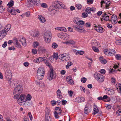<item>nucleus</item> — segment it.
Listing matches in <instances>:
<instances>
[{
  "label": "nucleus",
  "mask_w": 121,
  "mask_h": 121,
  "mask_svg": "<svg viewBox=\"0 0 121 121\" xmlns=\"http://www.w3.org/2000/svg\"><path fill=\"white\" fill-rule=\"evenodd\" d=\"M32 98L31 96L29 94L27 95L22 94L20 95L17 100L18 104L22 106H28L31 104L30 102Z\"/></svg>",
  "instance_id": "nucleus-1"
},
{
  "label": "nucleus",
  "mask_w": 121,
  "mask_h": 121,
  "mask_svg": "<svg viewBox=\"0 0 121 121\" xmlns=\"http://www.w3.org/2000/svg\"><path fill=\"white\" fill-rule=\"evenodd\" d=\"M73 21L76 24H78L73 26V28L78 32L81 33L83 32V21L80 20L77 17H74Z\"/></svg>",
  "instance_id": "nucleus-2"
},
{
  "label": "nucleus",
  "mask_w": 121,
  "mask_h": 121,
  "mask_svg": "<svg viewBox=\"0 0 121 121\" xmlns=\"http://www.w3.org/2000/svg\"><path fill=\"white\" fill-rule=\"evenodd\" d=\"M22 90V87L20 85H18L15 87L13 91V95L15 99H17L18 97Z\"/></svg>",
  "instance_id": "nucleus-3"
},
{
  "label": "nucleus",
  "mask_w": 121,
  "mask_h": 121,
  "mask_svg": "<svg viewBox=\"0 0 121 121\" xmlns=\"http://www.w3.org/2000/svg\"><path fill=\"white\" fill-rule=\"evenodd\" d=\"M52 35L51 33L49 31H47L44 33L43 37L46 43H49L50 42Z\"/></svg>",
  "instance_id": "nucleus-4"
},
{
  "label": "nucleus",
  "mask_w": 121,
  "mask_h": 121,
  "mask_svg": "<svg viewBox=\"0 0 121 121\" xmlns=\"http://www.w3.org/2000/svg\"><path fill=\"white\" fill-rule=\"evenodd\" d=\"M104 53L108 56L115 55L116 52L115 50L112 49H106L103 50Z\"/></svg>",
  "instance_id": "nucleus-5"
},
{
  "label": "nucleus",
  "mask_w": 121,
  "mask_h": 121,
  "mask_svg": "<svg viewBox=\"0 0 121 121\" xmlns=\"http://www.w3.org/2000/svg\"><path fill=\"white\" fill-rule=\"evenodd\" d=\"M94 76L95 78L99 82H102L104 81V76L99 73H95L94 74Z\"/></svg>",
  "instance_id": "nucleus-6"
},
{
  "label": "nucleus",
  "mask_w": 121,
  "mask_h": 121,
  "mask_svg": "<svg viewBox=\"0 0 121 121\" xmlns=\"http://www.w3.org/2000/svg\"><path fill=\"white\" fill-rule=\"evenodd\" d=\"M70 58V55L67 53H64L61 55L60 59L63 61H67Z\"/></svg>",
  "instance_id": "nucleus-7"
},
{
  "label": "nucleus",
  "mask_w": 121,
  "mask_h": 121,
  "mask_svg": "<svg viewBox=\"0 0 121 121\" xmlns=\"http://www.w3.org/2000/svg\"><path fill=\"white\" fill-rule=\"evenodd\" d=\"M92 107L90 104H86V106L84 109V112L85 114H88L91 111Z\"/></svg>",
  "instance_id": "nucleus-8"
},
{
  "label": "nucleus",
  "mask_w": 121,
  "mask_h": 121,
  "mask_svg": "<svg viewBox=\"0 0 121 121\" xmlns=\"http://www.w3.org/2000/svg\"><path fill=\"white\" fill-rule=\"evenodd\" d=\"M28 2L30 6L34 4L38 6L40 3V0H29L28 1Z\"/></svg>",
  "instance_id": "nucleus-9"
},
{
  "label": "nucleus",
  "mask_w": 121,
  "mask_h": 121,
  "mask_svg": "<svg viewBox=\"0 0 121 121\" xmlns=\"http://www.w3.org/2000/svg\"><path fill=\"white\" fill-rule=\"evenodd\" d=\"M111 15V14L110 13H104V14L102 15V18L105 21H110L109 17Z\"/></svg>",
  "instance_id": "nucleus-10"
},
{
  "label": "nucleus",
  "mask_w": 121,
  "mask_h": 121,
  "mask_svg": "<svg viewBox=\"0 0 121 121\" xmlns=\"http://www.w3.org/2000/svg\"><path fill=\"white\" fill-rule=\"evenodd\" d=\"M117 17L115 15L113 14L111 17L110 21L113 24H116L117 22Z\"/></svg>",
  "instance_id": "nucleus-11"
},
{
  "label": "nucleus",
  "mask_w": 121,
  "mask_h": 121,
  "mask_svg": "<svg viewBox=\"0 0 121 121\" xmlns=\"http://www.w3.org/2000/svg\"><path fill=\"white\" fill-rule=\"evenodd\" d=\"M5 76L7 79L9 78H11L12 75L11 71L9 69L7 70L5 73Z\"/></svg>",
  "instance_id": "nucleus-12"
},
{
  "label": "nucleus",
  "mask_w": 121,
  "mask_h": 121,
  "mask_svg": "<svg viewBox=\"0 0 121 121\" xmlns=\"http://www.w3.org/2000/svg\"><path fill=\"white\" fill-rule=\"evenodd\" d=\"M38 50L39 52H41L43 54L46 53L48 52L47 49H45L44 47L41 46L39 47Z\"/></svg>",
  "instance_id": "nucleus-13"
},
{
  "label": "nucleus",
  "mask_w": 121,
  "mask_h": 121,
  "mask_svg": "<svg viewBox=\"0 0 121 121\" xmlns=\"http://www.w3.org/2000/svg\"><path fill=\"white\" fill-rule=\"evenodd\" d=\"M30 33L31 35L34 37H38L39 35V32L38 31H31Z\"/></svg>",
  "instance_id": "nucleus-14"
},
{
  "label": "nucleus",
  "mask_w": 121,
  "mask_h": 121,
  "mask_svg": "<svg viewBox=\"0 0 121 121\" xmlns=\"http://www.w3.org/2000/svg\"><path fill=\"white\" fill-rule=\"evenodd\" d=\"M95 29L99 32L102 33L103 32V28L101 27V26L100 25H99L98 26H95Z\"/></svg>",
  "instance_id": "nucleus-15"
},
{
  "label": "nucleus",
  "mask_w": 121,
  "mask_h": 121,
  "mask_svg": "<svg viewBox=\"0 0 121 121\" xmlns=\"http://www.w3.org/2000/svg\"><path fill=\"white\" fill-rule=\"evenodd\" d=\"M51 71L50 74L47 76V79L49 80H51L53 78V70L50 69Z\"/></svg>",
  "instance_id": "nucleus-16"
},
{
  "label": "nucleus",
  "mask_w": 121,
  "mask_h": 121,
  "mask_svg": "<svg viewBox=\"0 0 121 121\" xmlns=\"http://www.w3.org/2000/svg\"><path fill=\"white\" fill-rule=\"evenodd\" d=\"M49 10L51 13L53 15L55 14L56 11V8L53 6L50 7L49 8Z\"/></svg>",
  "instance_id": "nucleus-17"
},
{
  "label": "nucleus",
  "mask_w": 121,
  "mask_h": 121,
  "mask_svg": "<svg viewBox=\"0 0 121 121\" xmlns=\"http://www.w3.org/2000/svg\"><path fill=\"white\" fill-rule=\"evenodd\" d=\"M11 25L10 24H8L5 27V29L1 31H4V32H5L6 35L7 34V32L9 30L11 27Z\"/></svg>",
  "instance_id": "nucleus-18"
},
{
  "label": "nucleus",
  "mask_w": 121,
  "mask_h": 121,
  "mask_svg": "<svg viewBox=\"0 0 121 121\" xmlns=\"http://www.w3.org/2000/svg\"><path fill=\"white\" fill-rule=\"evenodd\" d=\"M38 17L41 22L44 23L46 22L45 19L43 16L39 15L38 16Z\"/></svg>",
  "instance_id": "nucleus-19"
},
{
  "label": "nucleus",
  "mask_w": 121,
  "mask_h": 121,
  "mask_svg": "<svg viewBox=\"0 0 121 121\" xmlns=\"http://www.w3.org/2000/svg\"><path fill=\"white\" fill-rule=\"evenodd\" d=\"M14 43H15V45L16 47L18 48H21V45L18 42L17 40V39H14Z\"/></svg>",
  "instance_id": "nucleus-20"
},
{
  "label": "nucleus",
  "mask_w": 121,
  "mask_h": 121,
  "mask_svg": "<svg viewBox=\"0 0 121 121\" xmlns=\"http://www.w3.org/2000/svg\"><path fill=\"white\" fill-rule=\"evenodd\" d=\"M66 81L68 83L70 84H74V82L72 80L70 77L68 76L66 78Z\"/></svg>",
  "instance_id": "nucleus-21"
},
{
  "label": "nucleus",
  "mask_w": 121,
  "mask_h": 121,
  "mask_svg": "<svg viewBox=\"0 0 121 121\" xmlns=\"http://www.w3.org/2000/svg\"><path fill=\"white\" fill-rule=\"evenodd\" d=\"M44 74L37 72V77L39 80L42 79L43 78Z\"/></svg>",
  "instance_id": "nucleus-22"
},
{
  "label": "nucleus",
  "mask_w": 121,
  "mask_h": 121,
  "mask_svg": "<svg viewBox=\"0 0 121 121\" xmlns=\"http://www.w3.org/2000/svg\"><path fill=\"white\" fill-rule=\"evenodd\" d=\"M20 41L21 43L23 46H26L27 45L26 39L25 38H22L20 40Z\"/></svg>",
  "instance_id": "nucleus-23"
},
{
  "label": "nucleus",
  "mask_w": 121,
  "mask_h": 121,
  "mask_svg": "<svg viewBox=\"0 0 121 121\" xmlns=\"http://www.w3.org/2000/svg\"><path fill=\"white\" fill-rule=\"evenodd\" d=\"M37 72L44 74L45 71L43 67H39L38 69Z\"/></svg>",
  "instance_id": "nucleus-24"
},
{
  "label": "nucleus",
  "mask_w": 121,
  "mask_h": 121,
  "mask_svg": "<svg viewBox=\"0 0 121 121\" xmlns=\"http://www.w3.org/2000/svg\"><path fill=\"white\" fill-rule=\"evenodd\" d=\"M56 93L58 97L60 99H62V96L61 95V93L60 90L58 89L56 91Z\"/></svg>",
  "instance_id": "nucleus-25"
},
{
  "label": "nucleus",
  "mask_w": 121,
  "mask_h": 121,
  "mask_svg": "<svg viewBox=\"0 0 121 121\" xmlns=\"http://www.w3.org/2000/svg\"><path fill=\"white\" fill-rule=\"evenodd\" d=\"M4 31H0V40H1L6 35V33L5 32H4Z\"/></svg>",
  "instance_id": "nucleus-26"
},
{
  "label": "nucleus",
  "mask_w": 121,
  "mask_h": 121,
  "mask_svg": "<svg viewBox=\"0 0 121 121\" xmlns=\"http://www.w3.org/2000/svg\"><path fill=\"white\" fill-rule=\"evenodd\" d=\"M108 95H112L114 94L115 93L114 91L112 89H109L107 91Z\"/></svg>",
  "instance_id": "nucleus-27"
},
{
  "label": "nucleus",
  "mask_w": 121,
  "mask_h": 121,
  "mask_svg": "<svg viewBox=\"0 0 121 121\" xmlns=\"http://www.w3.org/2000/svg\"><path fill=\"white\" fill-rule=\"evenodd\" d=\"M39 42L37 41H35L33 42V46L35 48H37L39 46Z\"/></svg>",
  "instance_id": "nucleus-28"
},
{
  "label": "nucleus",
  "mask_w": 121,
  "mask_h": 121,
  "mask_svg": "<svg viewBox=\"0 0 121 121\" xmlns=\"http://www.w3.org/2000/svg\"><path fill=\"white\" fill-rule=\"evenodd\" d=\"M37 84L41 87H44L45 86V84L42 82H38Z\"/></svg>",
  "instance_id": "nucleus-29"
},
{
  "label": "nucleus",
  "mask_w": 121,
  "mask_h": 121,
  "mask_svg": "<svg viewBox=\"0 0 121 121\" xmlns=\"http://www.w3.org/2000/svg\"><path fill=\"white\" fill-rule=\"evenodd\" d=\"M93 114L94 115L96 114L99 111V110L97 107L96 106L94 107L93 109Z\"/></svg>",
  "instance_id": "nucleus-30"
},
{
  "label": "nucleus",
  "mask_w": 121,
  "mask_h": 121,
  "mask_svg": "<svg viewBox=\"0 0 121 121\" xmlns=\"http://www.w3.org/2000/svg\"><path fill=\"white\" fill-rule=\"evenodd\" d=\"M45 121H51L50 116L48 115V113H46V114Z\"/></svg>",
  "instance_id": "nucleus-31"
},
{
  "label": "nucleus",
  "mask_w": 121,
  "mask_h": 121,
  "mask_svg": "<svg viewBox=\"0 0 121 121\" xmlns=\"http://www.w3.org/2000/svg\"><path fill=\"white\" fill-rule=\"evenodd\" d=\"M14 1L13 0H11V1L7 4V6L10 7L13 6L14 4Z\"/></svg>",
  "instance_id": "nucleus-32"
},
{
  "label": "nucleus",
  "mask_w": 121,
  "mask_h": 121,
  "mask_svg": "<svg viewBox=\"0 0 121 121\" xmlns=\"http://www.w3.org/2000/svg\"><path fill=\"white\" fill-rule=\"evenodd\" d=\"M106 5L105 6V8L106 9H108L109 8V7L111 4V2L110 1H108L105 4Z\"/></svg>",
  "instance_id": "nucleus-33"
},
{
  "label": "nucleus",
  "mask_w": 121,
  "mask_h": 121,
  "mask_svg": "<svg viewBox=\"0 0 121 121\" xmlns=\"http://www.w3.org/2000/svg\"><path fill=\"white\" fill-rule=\"evenodd\" d=\"M65 43L66 44L69 43L72 44H74L75 43V42L73 40H71L68 41H67V42Z\"/></svg>",
  "instance_id": "nucleus-34"
},
{
  "label": "nucleus",
  "mask_w": 121,
  "mask_h": 121,
  "mask_svg": "<svg viewBox=\"0 0 121 121\" xmlns=\"http://www.w3.org/2000/svg\"><path fill=\"white\" fill-rule=\"evenodd\" d=\"M82 99L81 98H80L79 97H78L76 98L75 101L77 103H78L82 101Z\"/></svg>",
  "instance_id": "nucleus-35"
},
{
  "label": "nucleus",
  "mask_w": 121,
  "mask_h": 121,
  "mask_svg": "<svg viewBox=\"0 0 121 121\" xmlns=\"http://www.w3.org/2000/svg\"><path fill=\"white\" fill-rule=\"evenodd\" d=\"M54 116L56 118H59V117L58 116V114H59V113H57L56 111H55L54 112Z\"/></svg>",
  "instance_id": "nucleus-36"
},
{
  "label": "nucleus",
  "mask_w": 121,
  "mask_h": 121,
  "mask_svg": "<svg viewBox=\"0 0 121 121\" xmlns=\"http://www.w3.org/2000/svg\"><path fill=\"white\" fill-rule=\"evenodd\" d=\"M92 48L94 52H99V50L97 48L95 47H92Z\"/></svg>",
  "instance_id": "nucleus-37"
},
{
  "label": "nucleus",
  "mask_w": 121,
  "mask_h": 121,
  "mask_svg": "<svg viewBox=\"0 0 121 121\" xmlns=\"http://www.w3.org/2000/svg\"><path fill=\"white\" fill-rule=\"evenodd\" d=\"M83 54V52L82 51H78L76 52V54L77 55H81Z\"/></svg>",
  "instance_id": "nucleus-38"
},
{
  "label": "nucleus",
  "mask_w": 121,
  "mask_h": 121,
  "mask_svg": "<svg viewBox=\"0 0 121 121\" xmlns=\"http://www.w3.org/2000/svg\"><path fill=\"white\" fill-rule=\"evenodd\" d=\"M115 43L117 45H121V39L117 40L115 41Z\"/></svg>",
  "instance_id": "nucleus-39"
},
{
  "label": "nucleus",
  "mask_w": 121,
  "mask_h": 121,
  "mask_svg": "<svg viewBox=\"0 0 121 121\" xmlns=\"http://www.w3.org/2000/svg\"><path fill=\"white\" fill-rule=\"evenodd\" d=\"M115 57L117 60H121V56L119 54H117L115 56Z\"/></svg>",
  "instance_id": "nucleus-40"
},
{
  "label": "nucleus",
  "mask_w": 121,
  "mask_h": 121,
  "mask_svg": "<svg viewBox=\"0 0 121 121\" xmlns=\"http://www.w3.org/2000/svg\"><path fill=\"white\" fill-rule=\"evenodd\" d=\"M55 110L56 111H57L58 110V111H60L59 113V114L60 115L61 114L62 110L60 108H59V107H56L55 108Z\"/></svg>",
  "instance_id": "nucleus-41"
},
{
  "label": "nucleus",
  "mask_w": 121,
  "mask_h": 121,
  "mask_svg": "<svg viewBox=\"0 0 121 121\" xmlns=\"http://www.w3.org/2000/svg\"><path fill=\"white\" fill-rule=\"evenodd\" d=\"M53 57L56 60L58 59V54L57 53H54L53 55Z\"/></svg>",
  "instance_id": "nucleus-42"
},
{
  "label": "nucleus",
  "mask_w": 121,
  "mask_h": 121,
  "mask_svg": "<svg viewBox=\"0 0 121 121\" xmlns=\"http://www.w3.org/2000/svg\"><path fill=\"white\" fill-rule=\"evenodd\" d=\"M59 5L61 6V8H62L65 9L66 8V7L65 6V5L63 4L62 3H58Z\"/></svg>",
  "instance_id": "nucleus-43"
},
{
  "label": "nucleus",
  "mask_w": 121,
  "mask_h": 121,
  "mask_svg": "<svg viewBox=\"0 0 121 121\" xmlns=\"http://www.w3.org/2000/svg\"><path fill=\"white\" fill-rule=\"evenodd\" d=\"M58 46V45L57 44L55 43H53L52 44V47L54 48H56Z\"/></svg>",
  "instance_id": "nucleus-44"
},
{
  "label": "nucleus",
  "mask_w": 121,
  "mask_h": 121,
  "mask_svg": "<svg viewBox=\"0 0 121 121\" xmlns=\"http://www.w3.org/2000/svg\"><path fill=\"white\" fill-rule=\"evenodd\" d=\"M87 3L89 5L92 4L93 2V0H87Z\"/></svg>",
  "instance_id": "nucleus-45"
},
{
  "label": "nucleus",
  "mask_w": 121,
  "mask_h": 121,
  "mask_svg": "<svg viewBox=\"0 0 121 121\" xmlns=\"http://www.w3.org/2000/svg\"><path fill=\"white\" fill-rule=\"evenodd\" d=\"M11 78H9L8 79V80H8V81L9 82V84L10 85H11L13 86V84H12V83H13L14 84V81H11Z\"/></svg>",
  "instance_id": "nucleus-46"
},
{
  "label": "nucleus",
  "mask_w": 121,
  "mask_h": 121,
  "mask_svg": "<svg viewBox=\"0 0 121 121\" xmlns=\"http://www.w3.org/2000/svg\"><path fill=\"white\" fill-rule=\"evenodd\" d=\"M86 11L89 13H90L91 12V8L89 7H87L86 9Z\"/></svg>",
  "instance_id": "nucleus-47"
},
{
  "label": "nucleus",
  "mask_w": 121,
  "mask_h": 121,
  "mask_svg": "<svg viewBox=\"0 0 121 121\" xmlns=\"http://www.w3.org/2000/svg\"><path fill=\"white\" fill-rule=\"evenodd\" d=\"M37 50L33 49L32 50V53L34 54H35L37 53Z\"/></svg>",
  "instance_id": "nucleus-48"
},
{
  "label": "nucleus",
  "mask_w": 121,
  "mask_h": 121,
  "mask_svg": "<svg viewBox=\"0 0 121 121\" xmlns=\"http://www.w3.org/2000/svg\"><path fill=\"white\" fill-rule=\"evenodd\" d=\"M16 10L15 9H12L11 14L13 15H16Z\"/></svg>",
  "instance_id": "nucleus-49"
},
{
  "label": "nucleus",
  "mask_w": 121,
  "mask_h": 121,
  "mask_svg": "<svg viewBox=\"0 0 121 121\" xmlns=\"http://www.w3.org/2000/svg\"><path fill=\"white\" fill-rule=\"evenodd\" d=\"M99 72L102 74H105L106 72L105 70L103 69H101L100 70Z\"/></svg>",
  "instance_id": "nucleus-50"
},
{
  "label": "nucleus",
  "mask_w": 121,
  "mask_h": 121,
  "mask_svg": "<svg viewBox=\"0 0 121 121\" xmlns=\"http://www.w3.org/2000/svg\"><path fill=\"white\" fill-rule=\"evenodd\" d=\"M111 82L112 83L114 84L116 82V79L113 77H112L111 78Z\"/></svg>",
  "instance_id": "nucleus-51"
},
{
  "label": "nucleus",
  "mask_w": 121,
  "mask_h": 121,
  "mask_svg": "<svg viewBox=\"0 0 121 121\" xmlns=\"http://www.w3.org/2000/svg\"><path fill=\"white\" fill-rule=\"evenodd\" d=\"M91 26V24L89 22L86 23L85 25V26L86 27H90Z\"/></svg>",
  "instance_id": "nucleus-52"
},
{
  "label": "nucleus",
  "mask_w": 121,
  "mask_h": 121,
  "mask_svg": "<svg viewBox=\"0 0 121 121\" xmlns=\"http://www.w3.org/2000/svg\"><path fill=\"white\" fill-rule=\"evenodd\" d=\"M51 103L52 105V106H54L57 103V102H56L55 101L52 100L51 101Z\"/></svg>",
  "instance_id": "nucleus-53"
},
{
  "label": "nucleus",
  "mask_w": 121,
  "mask_h": 121,
  "mask_svg": "<svg viewBox=\"0 0 121 121\" xmlns=\"http://www.w3.org/2000/svg\"><path fill=\"white\" fill-rule=\"evenodd\" d=\"M5 9L4 7L2 6H0V13L3 11V10Z\"/></svg>",
  "instance_id": "nucleus-54"
},
{
  "label": "nucleus",
  "mask_w": 121,
  "mask_h": 121,
  "mask_svg": "<svg viewBox=\"0 0 121 121\" xmlns=\"http://www.w3.org/2000/svg\"><path fill=\"white\" fill-rule=\"evenodd\" d=\"M29 116L30 118V119L31 121L32 120V116L31 114V113L30 112H29L28 113Z\"/></svg>",
  "instance_id": "nucleus-55"
},
{
  "label": "nucleus",
  "mask_w": 121,
  "mask_h": 121,
  "mask_svg": "<svg viewBox=\"0 0 121 121\" xmlns=\"http://www.w3.org/2000/svg\"><path fill=\"white\" fill-rule=\"evenodd\" d=\"M41 6L43 8H45L47 6V5L45 3H43L41 5Z\"/></svg>",
  "instance_id": "nucleus-56"
},
{
  "label": "nucleus",
  "mask_w": 121,
  "mask_h": 121,
  "mask_svg": "<svg viewBox=\"0 0 121 121\" xmlns=\"http://www.w3.org/2000/svg\"><path fill=\"white\" fill-rule=\"evenodd\" d=\"M103 64H105L107 62V61L105 59H103L101 62Z\"/></svg>",
  "instance_id": "nucleus-57"
},
{
  "label": "nucleus",
  "mask_w": 121,
  "mask_h": 121,
  "mask_svg": "<svg viewBox=\"0 0 121 121\" xmlns=\"http://www.w3.org/2000/svg\"><path fill=\"white\" fill-rule=\"evenodd\" d=\"M25 14L26 17H29L30 15V13L29 12H27L25 13Z\"/></svg>",
  "instance_id": "nucleus-58"
},
{
  "label": "nucleus",
  "mask_w": 121,
  "mask_h": 121,
  "mask_svg": "<svg viewBox=\"0 0 121 121\" xmlns=\"http://www.w3.org/2000/svg\"><path fill=\"white\" fill-rule=\"evenodd\" d=\"M7 44V42H5L4 43L2 44V47L3 48H5Z\"/></svg>",
  "instance_id": "nucleus-59"
},
{
  "label": "nucleus",
  "mask_w": 121,
  "mask_h": 121,
  "mask_svg": "<svg viewBox=\"0 0 121 121\" xmlns=\"http://www.w3.org/2000/svg\"><path fill=\"white\" fill-rule=\"evenodd\" d=\"M9 50H15V48L13 46L11 47H9Z\"/></svg>",
  "instance_id": "nucleus-60"
},
{
  "label": "nucleus",
  "mask_w": 121,
  "mask_h": 121,
  "mask_svg": "<svg viewBox=\"0 0 121 121\" xmlns=\"http://www.w3.org/2000/svg\"><path fill=\"white\" fill-rule=\"evenodd\" d=\"M68 93L70 96L71 97L73 94V92L72 91H68Z\"/></svg>",
  "instance_id": "nucleus-61"
},
{
  "label": "nucleus",
  "mask_w": 121,
  "mask_h": 121,
  "mask_svg": "<svg viewBox=\"0 0 121 121\" xmlns=\"http://www.w3.org/2000/svg\"><path fill=\"white\" fill-rule=\"evenodd\" d=\"M61 102L62 105H65V104L67 102V101L66 100H63Z\"/></svg>",
  "instance_id": "nucleus-62"
},
{
  "label": "nucleus",
  "mask_w": 121,
  "mask_h": 121,
  "mask_svg": "<svg viewBox=\"0 0 121 121\" xmlns=\"http://www.w3.org/2000/svg\"><path fill=\"white\" fill-rule=\"evenodd\" d=\"M12 10V9H11L10 7H9L7 8V11L9 12L10 13H11Z\"/></svg>",
  "instance_id": "nucleus-63"
},
{
  "label": "nucleus",
  "mask_w": 121,
  "mask_h": 121,
  "mask_svg": "<svg viewBox=\"0 0 121 121\" xmlns=\"http://www.w3.org/2000/svg\"><path fill=\"white\" fill-rule=\"evenodd\" d=\"M68 29L69 31L71 32H73V29L70 27H68Z\"/></svg>",
  "instance_id": "nucleus-64"
}]
</instances>
